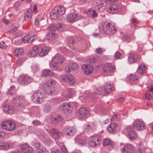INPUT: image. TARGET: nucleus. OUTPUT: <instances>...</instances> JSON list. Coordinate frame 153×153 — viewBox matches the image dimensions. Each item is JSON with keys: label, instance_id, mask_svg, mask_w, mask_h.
Listing matches in <instances>:
<instances>
[{"label": "nucleus", "instance_id": "1", "mask_svg": "<svg viewBox=\"0 0 153 153\" xmlns=\"http://www.w3.org/2000/svg\"><path fill=\"white\" fill-rule=\"evenodd\" d=\"M32 100L35 103H40L44 101V96L43 93L39 91H36L32 96Z\"/></svg>", "mask_w": 153, "mask_h": 153}, {"label": "nucleus", "instance_id": "2", "mask_svg": "<svg viewBox=\"0 0 153 153\" xmlns=\"http://www.w3.org/2000/svg\"><path fill=\"white\" fill-rule=\"evenodd\" d=\"M103 30L105 34L112 35L115 33L116 30L114 25L111 23L104 24L103 25Z\"/></svg>", "mask_w": 153, "mask_h": 153}, {"label": "nucleus", "instance_id": "3", "mask_svg": "<svg viewBox=\"0 0 153 153\" xmlns=\"http://www.w3.org/2000/svg\"><path fill=\"white\" fill-rule=\"evenodd\" d=\"M16 126L15 123L11 120H7L3 122L1 124V127L3 129L9 131L14 130Z\"/></svg>", "mask_w": 153, "mask_h": 153}, {"label": "nucleus", "instance_id": "4", "mask_svg": "<svg viewBox=\"0 0 153 153\" xmlns=\"http://www.w3.org/2000/svg\"><path fill=\"white\" fill-rule=\"evenodd\" d=\"M57 24L54 25H52L48 28L49 30L55 32L56 31H62L64 30L63 25L61 19L57 20Z\"/></svg>", "mask_w": 153, "mask_h": 153}, {"label": "nucleus", "instance_id": "5", "mask_svg": "<svg viewBox=\"0 0 153 153\" xmlns=\"http://www.w3.org/2000/svg\"><path fill=\"white\" fill-rule=\"evenodd\" d=\"M13 103L16 106L22 105L24 106L27 104V101L24 97H17L13 99Z\"/></svg>", "mask_w": 153, "mask_h": 153}, {"label": "nucleus", "instance_id": "6", "mask_svg": "<svg viewBox=\"0 0 153 153\" xmlns=\"http://www.w3.org/2000/svg\"><path fill=\"white\" fill-rule=\"evenodd\" d=\"M133 126L134 128L137 131L143 130L146 128L145 124L141 121L134 120Z\"/></svg>", "mask_w": 153, "mask_h": 153}, {"label": "nucleus", "instance_id": "7", "mask_svg": "<svg viewBox=\"0 0 153 153\" xmlns=\"http://www.w3.org/2000/svg\"><path fill=\"white\" fill-rule=\"evenodd\" d=\"M115 69V66L110 63L105 64L102 68L103 71L106 73H112L114 72Z\"/></svg>", "mask_w": 153, "mask_h": 153}, {"label": "nucleus", "instance_id": "8", "mask_svg": "<svg viewBox=\"0 0 153 153\" xmlns=\"http://www.w3.org/2000/svg\"><path fill=\"white\" fill-rule=\"evenodd\" d=\"M127 130L130 140H134L137 137V135L134 129L132 128L129 126L127 128Z\"/></svg>", "mask_w": 153, "mask_h": 153}, {"label": "nucleus", "instance_id": "9", "mask_svg": "<svg viewBox=\"0 0 153 153\" xmlns=\"http://www.w3.org/2000/svg\"><path fill=\"white\" fill-rule=\"evenodd\" d=\"M19 81L22 84H28L32 81V79L27 75L20 76L19 78Z\"/></svg>", "mask_w": 153, "mask_h": 153}, {"label": "nucleus", "instance_id": "10", "mask_svg": "<svg viewBox=\"0 0 153 153\" xmlns=\"http://www.w3.org/2000/svg\"><path fill=\"white\" fill-rule=\"evenodd\" d=\"M89 140V145L92 147L96 146L97 144H99L101 142L99 138L95 136H92L90 138Z\"/></svg>", "mask_w": 153, "mask_h": 153}, {"label": "nucleus", "instance_id": "11", "mask_svg": "<svg viewBox=\"0 0 153 153\" xmlns=\"http://www.w3.org/2000/svg\"><path fill=\"white\" fill-rule=\"evenodd\" d=\"M4 112L7 114H13L15 113L14 107L12 106H9L7 105H3L2 107Z\"/></svg>", "mask_w": 153, "mask_h": 153}, {"label": "nucleus", "instance_id": "12", "mask_svg": "<svg viewBox=\"0 0 153 153\" xmlns=\"http://www.w3.org/2000/svg\"><path fill=\"white\" fill-rule=\"evenodd\" d=\"M12 146V145L10 143L4 142L3 141H0V150H7Z\"/></svg>", "mask_w": 153, "mask_h": 153}, {"label": "nucleus", "instance_id": "13", "mask_svg": "<svg viewBox=\"0 0 153 153\" xmlns=\"http://www.w3.org/2000/svg\"><path fill=\"white\" fill-rule=\"evenodd\" d=\"M123 153H134L135 149L134 146L130 144L125 145L122 150Z\"/></svg>", "mask_w": 153, "mask_h": 153}, {"label": "nucleus", "instance_id": "14", "mask_svg": "<svg viewBox=\"0 0 153 153\" xmlns=\"http://www.w3.org/2000/svg\"><path fill=\"white\" fill-rule=\"evenodd\" d=\"M82 69L84 70V72L85 74L89 75L91 74L94 69L93 67L90 65H85L82 66Z\"/></svg>", "mask_w": 153, "mask_h": 153}, {"label": "nucleus", "instance_id": "15", "mask_svg": "<svg viewBox=\"0 0 153 153\" xmlns=\"http://www.w3.org/2000/svg\"><path fill=\"white\" fill-rule=\"evenodd\" d=\"M87 111L86 108L82 107L78 110V115L79 118L82 119L86 117Z\"/></svg>", "mask_w": 153, "mask_h": 153}, {"label": "nucleus", "instance_id": "16", "mask_svg": "<svg viewBox=\"0 0 153 153\" xmlns=\"http://www.w3.org/2000/svg\"><path fill=\"white\" fill-rule=\"evenodd\" d=\"M69 108V110L71 111L73 109V106L71 104L67 102H64L62 103L59 106V108L60 110L63 111L64 112H66V108Z\"/></svg>", "mask_w": 153, "mask_h": 153}, {"label": "nucleus", "instance_id": "17", "mask_svg": "<svg viewBox=\"0 0 153 153\" xmlns=\"http://www.w3.org/2000/svg\"><path fill=\"white\" fill-rule=\"evenodd\" d=\"M36 36L35 35H34L32 36H30V35H26L25 37L22 38V39L20 40L21 41H22L24 43H30L36 38Z\"/></svg>", "mask_w": 153, "mask_h": 153}, {"label": "nucleus", "instance_id": "18", "mask_svg": "<svg viewBox=\"0 0 153 153\" xmlns=\"http://www.w3.org/2000/svg\"><path fill=\"white\" fill-rule=\"evenodd\" d=\"M77 68V65L75 63H71L68 65L65 68V71L69 73L72 71L76 70Z\"/></svg>", "mask_w": 153, "mask_h": 153}, {"label": "nucleus", "instance_id": "19", "mask_svg": "<svg viewBox=\"0 0 153 153\" xmlns=\"http://www.w3.org/2000/svg\"><path fill=\"white\" fill-rule=\"evenodd\" d=\"M66 39L67 42L71 45H74L78 41V38L76 36L68 37Z\"/></svg>", "mask_w": 153, "mask_h": 153}, {"label": "nucleus", "instance_id": "20", "mask_svg": "<svg viewBox=\"0 0 153 153\" xmlns=\"http://www.w3.org/2000/svg\"><path fill=\"white\" fill-rule=\"evenodd\" d=\"M138 58V55L136 53L129 54L128 56V60L130 64L136 62Z\"/></svg>", "mask_w": 153, "mask_h": 153}, {"label": "nucleus", "instance_id": "21", "mask_svg": "<svg viewBox=\"0 0 153 153\" xmlns=\"http://www.w3.org/2000/svg\"><path fill=\"white\" fill-rule=\"evenodd\" d=\"M78 17V15L76 13H71L66 16L67 19L70 23H73L76 20V18Z\"/></svg>", "mask_w": 153, "mask_h": 153}, {"label": "nucleus", "instance_id": "22", "mask_svg": "<svg viewBox=\"0 0 153 153\" xmlns=\"http://www.w3.org/2000/svg\"><path fill=\"white\" fill-rule=\"evenodd\" d=\"M21 150L24 153H30L33 151L31 147L27 144H24L21 146Z\"/></svg>", "mask_w": 153, "mask_h": 153}, {"label": "nucleus", "instance_id": "23", "mask_svg": "<svg viewBox=\"0 0 153 153\" xmlns=\"http://www.w3.org/2000/svg\"><path fill=\"white\" fill-rule=\"evenodd\" d=\"M117 125L115 123H113L110 124L107 128L108 131L110 133L114 134L117 132L116 128Z\"/></svg>", "mask_w": 153, "mask_h": 153}, {"label": "nucleus", "instance_id": "24", "mask_svg": "<svg viewBox=\"0 0 153 153\" xmlns=\"http://www.w3.org/2000/svg\"><path fill=\"white\" fill-rule=\"evenodd\" d=\"M64 133L68 136H73L75 134V130L72 129L70 127L65 128L63 130Z\"/></svg>", "mask_w": 153, "mask_h": 153}, {"label": "nucleus", "instance_id": "25", "mask_svg": "<svg viewBox=\"0 0 153 153\" xmlns=\"http://www.w3.org/2000/svg\"><path fill=\"white\" fill-rule=\"evenodd\" d=\"M64 60V58L59 56L58 55H56L52 59V62L56 63H62Z\"/></svg>", "mask_w": 153, "mask_h": 153}, {"label": "nucleus", "instance_id": "26", "mask_svg": "<svg viewBox=\"0 0 153 153\" xmlns=\"http://www.w3.org/2000/svg\"><path fill=\"white\" fill-rule=\"evenodd\" d=\"M45 91L48 94H51L53 93L55 91V88L54 86H50L49 85H44Z\"/></svg>", "mask_w": 153, "mask_h": 153}, {"label": "nucleus", "instance_id": "27", "mask_svg": "<svg viewBox=\"0 0 153 153\" xmlns=\"http://www.w3.org/2000/svg\"><path fill=\"white\" fill-rule=\"evenodd\" d=\"M119 10V9L118 8L117 6L115 4H113L110 6L108 12L109 13L114 14Z\"/></svg>", "mask_w": 153, "mask_h": 153}, {"label": "nucleus", "instance_id": "28", "mask_svg": "<svg viewBox=\"0 0 153 153\" xmlns=\"http://www.w3.org/2000/svg\"><path fill=\"white\" fill-rule=\"evenodd\" d=\"M75 140L78 144L81 146H84L85 145L86 139L82 138L80 136H78L75 139Z\"/></svg>", "mask_w": 153, "mask_h": 153}, {"label": "nucleus", "instance_id": "29", "mask_svg": "<svg viewBox=\"0 0 153 153\" xmlns=\"http://www.w3.org/2000/svg\"><path fill=\"white\" fill-rule=\"evenodd\" d=\"M56 9L58 13L60 15L64 14L65 12V8L62 6H58L54 7Z\"/></svg>", "mask_w": 153, "mask_h": 153}, {"label": "nucleus", "instance_id": "30", "mask_svg": "<svg viewBox=\"0 0 153 153\" xmlns=\"http://www.w3.org/2000/svg\"><path fill=\"white\" fill-rule=\"evenodd\" d=\"M104 87L103 92L107 94L111 91L113 86L111 84H107L104 85Z\"/></svg>", "mask_w": 153, "mask_h": 153}, {"label": "nucleus", "instance_id": "31", "mask_svg": "<svg viewBox=\"0 0 153 153\" xmlns=\"http://www.w3.org/2000/svg\"><path fill=\"white\" fill-rule=\"evenodd\" d=\"M63 120L62 117L59 115L56 117H53L51 118V122L54 124H56L58 123L59 122Z\"/></svg>", "mask_w": 153, "mask_h": 153}, {"label": "nucleus", "instance_id": "32", "mask_svg": "<svg viewBox=\"0 0 153 153\" xmlns=\"http://www.w3.org/2000/svg\"><path fill=\"white\" fill-rule=\"evenodd\" d=\"M146 68L143 65H140L138 67L137 72L138 73L143 75L145 73Z\"/></svg>", "mask_w": 153, "mask_h": 153}, {"label": "nucleus", "instance_id": "33", "mask_svg": "<svg viewBox=\"0 0 153 153\" xmlns=\"http://www.w3.org/2000/svg\"><path fill=\"white\" fill-rule=\"evenodd\" d=\"M51 132L55 139H58L59 138L60 133L57 129L53 128L51 130Z\"/></svg>", "mask_w": 153, "mask_h": 153}, {"label": "nucleus", "instance_id": "34", "mask_svg": "<svg viewBox=\"0 0 153 153\" xmlns=\"http://www.w3.org/2000/svg\"><path fill=\"white\" fill-rule=\"evenodd\" d=\"M42 76H44L48 75L51 76L53 75L54 73L50 70L46 69L42 71Z\"/></svg>", "mask_w": 153, "mask_h": 153}, {"label": "nucleus", "instance_id": "35", "mask_svg": "<svg viewBox=\"0 0 153 153\" xmlns=\"http://www.w3.org/2000/svg\"><path fill=\"white\" fill-rule=\"evenodd\" d=\"M32 16V13L30 9H28L24 14V17L25 20L28 21L30 20Z\"/></svg>", "mask_w": 153, "mask_h": 153}, {"label": "nucleus", "instance_id": "36", "mask_svg": "<svg viewBox=\"0 0 153 153\" xmlns=\"http://www.w3.org/2000/svg\"><path fill=\"white\" fill-rule=\"evenodd\" d=\"M48 52V48L47 47H43L41 51L39 53V55L40 56H43L46 55Z\"/></svg>", "mask_w": 153, "mask_h": 153}, {"label": "nucleus", "instance_id": "37", "mask_svg": "<svg viewBox=\"0 0 153 153\" xmlns=\"http://www.w3.org/2000/svg\"><path fill=\"white\" fill-rule=\"evenodd\" d=\"M24 53V50L22 49H16L14 52V54L16 56H21Z\"/></svg>", "mask_w": 153, "mask_h": 153}, {"label": "nucleus", "instance_id": "38", "mask_svg": "<svg viewBox=\"0 0 153 153\" xmlns=\"http://www.w3.org/2000/svg\"><path fill=\"white\" fill-rule=\"evenodd\" d=\"M56 10V8H54L51 13V16L52 19H56L58 16L59 14Z\"/></svg>", "mask_w": 153, "mask_h": 153}, {"label": "nucleus", "instance_id": "39", "mask_svg": "<svg viewBox=\"0 0 153 153\" xmlns=\"http://www.w3.org/2000/svg\"><path fill=\"white\" fill-rule=\"evenodd\" d=\"M146 148L142 144H139L137 149V153H145Z\"/></svg>", "mask_w": 153, "mask_h": 153}, {"label": "nucleus", "instance_id": "40", "mask_svg": "<svg viewBox=\"0 0 153 153\" xmlns=\"http://www.w3.org/2000/svg\"><path fill=\"white\" fill-rule=\"evenodd\" d=\"M51 106L48 104H46L44 106V111L46 113L50 111L51 109Z\"/></svg>", "mask_w": 153, "mask_h": 153}, {"label": "nucleus", "instance_id": "41", "mask_svg": "<svg viewBox=\"0 0 153 153\" xmlns=\"http://www.w3.org/2000/svg\"><path fill=\"white\" fill-rule=\"evenodd\" d=\"M68 82L70 83V84L71 85H73L75 82L73 76L71 75H68Z\"/></svg>", "mask_w": 153, "mask_h": 153}, {"label": "nucleus", "instance_id": "42", "mask_svg": "<svg viewBox=\"0 0 153 153\" xmlns=\"http://www.w3.org/2000/svg\"><path fill=\"white\" fill-rule=\"evenodd\" d=\"M42 20L39 21V19L38 18L36 19L34 21V26L36 27H38L40 26V25H42L41 23Z\"/></svg>", "mask_w": 153, "mask_h": 153}, {"label": "nucleus", "instance_id": "43", "mask_svg": "<svg viewBox=\"0 0 153 153\" xmlns=\"http://www.w3.org/2000/svg\"><path fill=\"white\" fill-rule=\"evenodd\" d=\"M104 89V87H100V88H99L97 90V92L96 93L97 94H99L100 95H106L107 94H105L104 92H103V90Z\"/></svg>", "mask_w": 153, "mask_h": 153}, {"label": "nucleus", "instance_id": "44", "mask_svg": "<svg viewBox=\"0 0 153 153\" xmlns=\"http://www.w3.org/2000/svg\"><path fill=\"white\" fill-rule=\"evenodd\" d=\"M51 68L54 71H58L59 69V67L57 64L52 62L51 66Z\"/></svg>", "mask_w": 153, "mask_h": 153}, {"label": "nucleus", "instance_id": "45", "mask_svg": "<svg viewBox=\"0 0 153 153\" xmlns=\"http://www.w3.org/2000/svg\"><path fill=\"white\" fill-rule=\"evenodd\" d=\"M48 136L45 133H41L39 135V137L43 141L48 137Z\"/></svg>", "mask_w": 153, "mask_h": 153}, {"label": "nucleus", "instance_id": "46", "mask_svg": "<svg viewBox=\"0 0 153 153\" xmlns=\"http://www.w3.org/2000/svg\"><path fill=\"white\" fill-rule=\"evenodd\" d=\"M128 77L129 79L134 81L137 80L138 79L137 76L134 74H131Z\"/></svg>", "mask_w": 153, "mask_h": 153}, {"label": "nucleus", "instance_id": "47", "mask_svg": "<svg viewBox=\"0 0 153 153\" xmlns=\"http://www.w3.org/2000/svg\"><path fill=\"white\" fill-rule=\"evenodd\" d=\"M55 84V80L52 79H49L45 85H49L50 86H54Z\"/></svg>", "mask_w": 153, "mask_h": 153}, {"label": "nucleus", "instance_id": "48", "mask_svg": "<svg viewBox=\"0 0 153 153\" xmlns=\"http://www.w3.org/2000/svg\"><path fill=\"white\" fill-rule=\"evenodd\" d=\"M41 148L38 149H37V152L38 153H45L46 151V149L45 147L43 146L40 147Z\"/></svg>", "mask_w": 153, "mask_h": 153}, {"label": "nucleus", "instance_id": "49", "mask_svg": "<svg viewBox=\"0 0 153 153\" xmlns=\"http://www.w3.org/2000/svg\"><path fill=\"white\" fill-rule=\"evenodd\" d=\"M31 50L33 51V55H36L38 53L39 49L37 46H35L33 47Z\"/></svg>", "mask_w": 153, "mask_h": 153}, {"label": "nucleus", "instance_id": "50", "mask_svg": "<svg viewBox=\"0 0 153 153\" xmlns=\"http://www.w3.org/2000/svg\"><path fill=\"white\" fill-rule=\"evenodd\" d=\"M73 89H69L68 90V94L66 95V97L68 98H70L71 97L73 94Z\"/></svg>", "mask_w": 153, "mask_h": 153}, {"label": "nucleus", "instance_id": "51", "mask_svg": "<svg viewBox=\"0 0 153 153\" xmlns=\"http://www.w3.org/2000/svg\"><path fill=\"white\" fill-rule=\"evenodd\" d=\"M15 89V87L14 86H11L10 88L8 89V94L12 95L13 94V91Z\"/></svg>", "mask_w": 153, "mask_h": 153}, {"label": "nucleus", "instance_id": "52", "mask_svg": "<svg viewBox=\"0 0 153 153\" xmlns=\"http://www.w3.org/2000/svg\"><path fill=\"white\" fill-rule=\"evenodd\" d=\"M33 51L32 50H29L27 53V55L30 57H34L36 55H33Z\"/></svg>", "mask_w": 153, "mask_h": 153}, {"label": "nucleus", "instance_id": "53", "mask_svg": "<svg viewBox=\"0 0 153 153\" xmlns=\"http://www.w3.org/2000/svg\"><path fill=\"white\" fill-rule=\"evenodd\" d=\"M60 148L63 153H68V152L66 149V147L65 146L62 145L61 146Z\"/></svg>", "mask_w": 153, "mask_h": 153}, {"label": "nucleus", "instance_id": "54", "mask_svg": "<svg viewBox=\"0 0 153 153\" xmlns=\"http://www.w3.org/2000/svg\"><path fill=\"white\" fill-rule=\"evenodd\" d=\"M44 141L45 142V143L46 145H48L51 143V140L49 137L48 136Z\"/></svg>", "mask_w": 153, "mask_h": 153}, {"label": "nucleus", "instance_id": "55", "mask_svg": "<svg viewBox=\"0 0 153 153\" xmlns=\"http://www.w3.org/2000/svg\"><path fill=\"white\" fill-rule=\"evenodd\" d=\"M98 6V7H101H101L104 6V7H106V2H102V1H101L99 3H98L97 4Z\"/></svg>", "mask_w": 153, "mask_h": 153}, {"label": "nucleus", "instance_id": "56", "mask_svg": "<svg viewBox=\"0 0 153 153\" xmlns=\"http://www.w3.org/2000/svg\"><path fill=\"white\" fill-rule=\"evenodd\" d=\"M121 54L119 52H116L114 54V57L115 59H118L120 58Z\"/></svg>", "mask_w": 153, "mask_h": 153}, {"label": "nucleus", "instance_id": "57", "mask_svg": "<svg viewBox=\"0 0 153 153\" xmlns=\"http://www.w3.org/2000/svg\"><path fill=\"white\" fill-rule=\"evenodd\" d=\"M111 141L107 139L103 141V145L104 146H107L110 144Z\"/></svg>", "mask_w": 153, "mask_h": 153}, {"label": "nucleus", "instance_id": "58", "mask_svg": "<svg viewBox=\"0 0 153 153\" xmlns=\"http://www.w3.org/2000/svg\"><path fill=\"white\" fill-rule=\"evenodd\" d=\"M5 135V133L4 132H0V140L1 141V140L4 138Z\"/></svg>", "mask_w": 153, "mask_h": 153}, {"label": "nucleus", "instance_id": "59", "mask_svg": "<svg viewBox=\"0 0 153 153\" xmlns=\"http://www.w3.org/2000/svg\"><path fill=\"white\" fill-rule=\"evenodd\" d=\"M91 15L92 17H96L97 16V14L95 10H92Z\"/></svg>", "mask_w": 153, "mask_h": 153}, {"label": "nucleus", "instance_id": "60", "mask_svg": "<svg viewBox=\"0 0 153 153\" xmlns=\"http://www.w3.org/2000/svg\"><path fill=\"white\" fill-rule=\"evenodd\" d=\"M32 123L34 125H39L41 124L40 122L39 121L37 120H33L32 122Z\"/></svg>", "mask_w": 153, "mask_h": 153}, {"label": "nucleus", "instance_id": "61", "mask_svg": "<svg viewBox=\"0 0 153 153\" xmlns=\"http://www.w3.org/2000/svg\"><path fill=\"white\" fill-rule=\"evenodd\" d=\"M96 52L97 54H101L102 52V48H99L96 49Z\"/></svg>", "mask_w": 153, "mask_h": 153}, {"label": "nucleus", "instance_id": "62", "mask_svg": "<svg viewBox=\"0 0 153 153\" xmlns=\"http://www.w3.org/2000/svg\"><path fill=\"white\" fill-rule=\"evenodd\" d=\"M62 79L65 82H68V75H65L63 76L62 78Z\"/></svg>", "mask_w": 153, "mask_h": 153}, {"label": "nucleus", "instance_id": "63", "mask_svg": "<svg viewBox=\"0 0 153 153\" xmlns=\"http://www.w3.org/2000/svg\"><path fill=\"white\" fill-rule=\"evenodd\" d=\"M131 22L133 24H137L139 22L135 18H133L131 19Z\"/></svg>", "mask_w": 153, "mask_h": 153}, {"label": "nucleus", "instance_id": "64", "mask_svg": "<svg viewBox=\"0 0 153 153\" xmlns=\"http://www.w3.org/2000/svg\"><path fill=\"white\" fill-rule=\"evenodd\" d=\"M101 7H98V10L100 12H103L106 8V7L104 6L101 7Z\"/></svg>", "mask_w": 153, "mask_h": 153}]
</instances>
